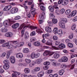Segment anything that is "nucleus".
Returning <instances> with one entry per match:
<instances>
[{
    "label": "nucleus",
    "mask_w": 77,
    "mask_h": 77,
    "mask_svg": "<svg viewBox=\"0 0 77 77\" xmlns=\"http://www.w3.org/2000/svg\"><path fill=\"white\" fill-rule=\"evenodd\" d=\"M31 58L33 59V58H35V53H32L31 54Z\"/></svg>",
    "instance_id": "nucleus-41"
},
{
    "label": "nucleus",
    "mask_w": 77,
    "mask_h": 77,
    "mask_svg": "<svg viewBox=\"0 0 77 77\" xmlns=\"http://www.w3.org/2000/svg\"><path fill=\"white\" fill-rule=\"evenodd\" d=\"M54 14H53V13H51L50 14V18L51 19H52V18H54Z\"/></svg>",
    "instance_id": "nucleus-40"
},
{
    "label": "nucleus",
    "mask_w": 77,
    "mask_h": 77,
    "mask_svg": "<svg viewBox=\"0 0 77 77\" xmlns=\"http://www.w3.org/2000/svg\"><path fill=\"white\" fill-rule=\"evenodd\" d=\"M54 8L55 9H59V7H57L58 6V4L57 2H55L54 3Z\"/></svg>",
    "instance_id": "nucleus-27"
},
{
    "label": "nucleus",
    "mask_w": 77,
    "mask_h": 77,
    "mask_svg": "<svg viewBox=\"0 0 77 77\" xmlns=\"http://www.w3.org/2000/svg\"><path fill=\"white\" fill-rule=\"evenodd\" d=\"M3 68H9V65L8 64H6L3 66Z\"/></svg>",
    "instance_id": "nucleus-57"
},
{
    "label": "nucleus",
    "mask_w": 77,
    "mask_h": 77,
    "mask_svg": "<svg viewBox=\"0 0 77 77\" xmlns=\"http://www.w3.org/2000/svg\"><path fill=\"white\" fill-rule=\"evenodd\" d=\"M54 54V52L48 51V54L49 56H52Z\"/></svg>",
    "instance_id": "nucleus-36"
},
{
    "label": "nucleus",
    "mask_w": 77,
    "mask_h": 77,
    "mask_svg": "<svg viewBox=\"0 0 77 77\" xmlns=\"http://www.w3.org/2000/svg\"><path fill=\"white\" fill-rule=\"evenodd\" d=\"M48 24H49L48 25L49 26H51H51H53V23H52V22L48 20Z\"/></svg>",
    "instance_id": "nucleus-44"
},
{
    "label": "nucleus",
    "mask_w": 77,
    "mask_h": 77,
    "mask_svg": "<svg viewBox=\"0 0 77 77\" xmlns=\"http://www.w3.org/2000/svg\"><path fill=\"white\" fill-rule=\"evenodd\" d=\"M11 54V51L8 52L7 54V59H9V57L10 55Z\"/></svg>",
    "instance_id": "nucleus-38"
},
{
    "label": "nucleus",
    "mask_w": 77,
    "mask_h": 77,
    "mask_svg": "<svg viewBox=\"0 0 77 77\" xmlns=\"http://www.w3.org/2000/svg\"><path fill=\"white\" fill-rule=\"evenodd\" d=\"M12 8V6L11 5H8L6 6L3 9L4 11H9L10 10L11 8Z\"/></svg>",
    "instance_id": "nucleus-6"
},
{
    "label": "nucleus",
    "mask_w": 77,
    "mask_h": 77,
    "mask_svg": "<svg viewBox=\"0 0 77 77\" xmlns=\"http://www.w3.org/2000/svg\"><path fill=\"white\" fill-rule=\"evenodd\" d=\"M63 62H66L68 60V58L67 57L64 56L62 57Z\"/></svg>",
    "instance_id": "nucleus-14"
},
{
    "label": "nucleus",
    "mask_w": 77,
    "mask_h": 77,
    "mask_svg": "<svg viewBox=\"0 0 77 77\" xmlns=\"http://www.w3.org/2000/svg\"><path fill=\"white\" fill-rule=\"evenodd\" d=\"M46 44L48 45H52V43L50 42L49 41H47L46 43Z\"/></svg>",
    "instance_id": "nucleus-42"
},
{
    "label": "nucleus",
    "mask_w": 77,
    "mask_h": 77,
    "mask_svg": "<svg viewBox=\"0 0 77 77\" xmlns=\"http://www.w3.org/2000/svg\"><path fill=\"white\" fill-rule=\"evenodd\" d=\"M60 20L64 23H68V19L66 18H61L60 19Z\"/></svg>",
    "instance_id": "nucleus-13"
},
{
    "label": "nucleus",
    "mask_w": 77,
    "mask_h": 77,
    "mask_svg": "<svg viewBox=\"0 0 77 77\" xmlns=\"http://www.w3.org/2000/svg\"><path fill=\"white\" fill-rule=\"evenodd\" d=\"M29 28L31 30H35V29H37V27H36L33 26H30Z\"/></svg>",
    "instance_id": "nucleus-34"
},
{
    "label": "nucleus",
    "mask_w": 77,
    "mask_h": 77,
    "mask_svg": "<svg viewBox=\"0 0 77 77\" xmlns=\"http://www.w3.org/2000/svg\"><path fill=\"white\" fill-rule=\"evenodd\" d=\"M48 51H46L43 53V56H46L48 54Z\"/></svg>",
    "instance_id": "nucleus-43"
},
{
    "label": "nucleus",
    "mask_w": 77,
    "mask_h": 77,
    "mask_svg": "<svg viewBox=\"0 0 77 77\" xmlns=\"http://www.w3.org/2000/svg\"><path fill=\"white\" fill-rule=\"evenodd\" d=\"M29 27L28 26H24V24H22L21 26L18 28L19 30H21L23 28L21 31V34H24V32H25V29H26L27 28Z\"/></svg>",
    "instance_id": "nucleus-1"
},
{
    "label": "nucleus",
    "mask_w": 77,
    "mask_h": 77,
    "mask_svg": "<svg viewBox=\"0 0 77 77\" xmlns=\"http://www.w3.org/2000/svg\"><path fill=\"white\" fill-rule=\"evenodd\" d=\"M36 35V33L35 32V31H33L32 32H31L30 34V36H34Z\"/></svg>",
    "instance_id": "nucleus-54"
},
{
    "label": "nucleus",
    "mask_w": 77,
    "mask_h": 77,
    "mask_svg": "<svg viewBox=\"0 0 77 77\" xmlns=\"http://www.w3.org/2000/svg\"><path fill=\"white\" fill-rule=\"evenodd\" d=\"M34 70L35 71L37 72V71H39L40 70V68H35Z\"/></svg>",
    "instance_id": "nucleus-60"
},
{
    "label": "nucleus",
    "mask_w": 77,
    "mask_h": 77,
    "mask_svg": "<svg viewBox=\"0 0 77 77\" xmlns=\"http://www.w3.org/2000/svg\"><path fill=\"white\" fill-rule=\"evenodd\" d=\"M44 74V72L43 71H42L39 72L38 74V77H42Z\"/></svg>",
    "instance_id": "nucleus-9"
},
{
    "label": "nucleus",
    "mask_w": 77,
    "mask_h": 77,
    "mask_svg": "<svg viewBox=\"0 0 77 77\" xmlns=\"http://www.w3.org/2000/svg\"><path fill=\"white\" fill-rule=\"evenodd\" d=\"M65 12V9L64 8H62L60 10V12L62 14H63Z\"/></svg>",
    "instance_id": "nucleus-59"
},
{
    "label": "nucleus",
    "mask_w": 77,
    "mask_h": 77,
    "mask_svg": "<svg viewBox=\"0 0 77 77\" xmlns=\"http://www.w3.org/2000/svg\"><path fill=\"white\" fill-rule=\"evenodd\" d=\"M19 23H16L14 24H13L12 26V27L13 29H17V28H18V27L19 26Z\"/></svg>",
    "instance_id": "nucleus-8"
},
{
    "label": "nucleus",
    "mask_w": 77,
    "mask_h": 77,
    "mask_svg": "<svg viewBox=\"0 0 77 77\" xmlns=\"http://www.w3.org/2000/svg\"><path fill=\"white\" fill-rule=\"evenodd\" d=\"M10 60L11 62L12 63H14L15 62V57L14 56L11 57L10 58Z\"/></svg>",
    "instance_id": "nucleus-10"
},
{
    "label": "nucleus",
    "mask_w": 77,
    "mask_h": 77,
    "mask_svg": "<svg viewBox=\"0 0 77 77\" xmlns=\"http://www.w3.org/2000/svg\"><path fill=\"white\" fill-rule=\"evenodd\" d=\"M54 56L55 59H57L59 57L60 55H59V54L57 53H55L54 54Z\"/></svg>",
    "instance_id": "nucleus-25"
},
{
    "label": "nucleus",
    "mask_w": 77,
    "mask_h": 77,
    "mask_svg": "<svg viewBox=\"0 0 77 77\" xmlns=\"http://www.w3.org/2000/svg\"><path fill=\"white\" fill-rule=\"evenodd\" d=\"M48 8L51 12H53L54 11V8L52 6H49Z\"/></svg>",
    "instance_id": "nucleus-18"
},
{
    "label": "nucleus",
    "mask_w": 77,
    "mask_h": 77,
    "mask_svg": "<svg viewBox=\"0 0 77 77\" xmlns=\"http://www.w3.org/2000/svg\"><path fill=\"white\" fill-rule=\"evenodd\" d=\"M70 13H71V10L70 9L67 10L65 12V14L66 15H68Z\"/></svg>",
    "instance_id": "nucleus-29"
},
{
    "label": "nucleus",
    "mask_w": 77,
    "mask_h": 77,
    "mask_svg": "<svg viewBox=\"0 0 77 77\" xmlns=\"http://www.w3.org/2000/svg\"><path fill=\"white\" fill-rule=\"evenodd\" d=\"M57 27H55L54 28V30L52 31L53 32H54V34L55 35L57 34Z\"/></svg>",
    "instance_id": "nucleus-30"
},
{
    "label": "nucleus",
    "mask_w": 77,
    "mask_h": 77,
    "mask_svg": "<svg viewBox=\"0 0 77 77\" xmlns=\"http://www.w3.org/2000/svg\"><path fill=\"white\" fill-rule=\"evenodd\" d=\"M21 18V17H20V16H16V17L14 18V20H20Z\"/></svg>",
    "instance_id": "nucleus-47"
},
{
    "label": "nucleus",
    "mask_w": 77,
    "mask_h": 77,
    "mask_svg": "<svg viewBox=\"0 0 77 77\" xmlns=\"http://www.w3.org/2000/svg\"><path fill=\"white\" fill-rule=\"evenodd\" d=\"M29 49L27 48H24L23 50V53H28L29 52Z\"/></svg>",
    "instance_id": "nucleus-33"
},
{
    "label": "nucleus",
    "mask_w": 77,
    "mask_h": 77,
    "mask_svg": "<svg viewBox=\"0 0 77 77\" xmlns=\"http://www.w3.org/2000/svg\"><path fill=\"white\" fill-rule=\"evenodd\" d=\"M59 26L62 28H64L65 27V23H63V22L61 21L59 22Z\"/></svg>",
    "instance_id": "nucleus-7"
},
{
    "label": "nucleus",
    "mask_w": 77,
    "mask_h": 77,
    "mask_svg": "<svg viewBox=\"0 0 77 77\" xmlns=\"http://www.w3.org/2000/svg\"><path fill=\"white\" fill-rule=\"evenodd\" d=\"M40 42H35L34 43V45L35 46H39L40 45Z\"/></svg>",
    "instance_id": "nucleus-32"
},
{
    "label": "nucleus",
    "mask_w": 77,
    "mask_h": 77,
    "mask_svg": "<svg viewBox=\"0 0 77 77\" xmlns=\"http://www.w3.org/2000/svg\"><path fill=\"white\" fill-rule=\"evenodd\" d=\"M53 70L52 69L48 70L46 71V74H50L52 73V72H53Z\"/></svg>",
    "instance_id": "nucleus-35"
},
{
    "label": "nucleus",
    "mask_w": 77,
    "mask_h": 77,
    "mask_svg": "<svg viewBox=\"0 0 77 77\" xmlns=\"http://www.w3.org/2000/svg\"><path fill=\"white\" fill-rule=\"evenodd\" d=\"M2 47H6L8 49H10V48H14V46L13 45V44H10L9 45V43H6L3 44L2 45Z\"/></svg>",
    "instance_id": "nucleus-2"
},
{
    "label": "nucleus",
    "mask_w": 77,
    "mask_h": 77,
    "mask_svg": "<svg viewBox=\"0 0 77 77\" xmlns=\"http://www.w3.org/2000/svg\"><path fill=\"white\" fill-rule=\"evenodd\" d=\"M76 28V24H72L71 26V29L72 30H74Z\"/></svg>",
    "instance_id": "nucleus-23"
},
{
    "label": "nucleus",
    "mask_w": 77,
    "mask_h": 77,
    "mask_svg": "<svg viewBox=\"0 0 77 77\" xmlns=\"http://www.w3.org/2000/svg\"><path fill=\"white\" fill-rule=\"evenodd\" d=\"M56 9L55 10V12L57 15H59L60 14V10L58 8H55Z\"/></svg>",
    "instance_id": "nucleus-37"
},
{
    "label": "nucleus",
    "mask_w": 77,
    "mask_h": 77,
    "mask_svg": "<svg viewBox=\"0 0 77 77\" xmlns=\"http://www.w3.org/2000/svg\"><path fill=\"white\" fill-rule=\"evenodd\" d=\"M14 23H15V21L14 20L12 21L10 20H9V24L11 25V24H14Z\"/></svg>",
    "instance_id": "nucleus-51"
},
{
    "label": "nucleus",
    "mask_w": 77,
    "mask_h": 77,
    "mask_svg": "<svg viewBox=\"0 0 77 77\" xmlns=\"http://www.w3.org/2000/svg\"><path fill=\"white\" fill-rule=\"evenodd\" d=\"M3 24L4 26L8 27L9 25V22L8 20H5L3 23Z\"/></svg>",
    "instance_id": "nucleus-5"
},
{
    "label": "nucleus",
    "mask_w": 77,
    "mask_h": 77,
    "mask_svg": "<svg viewBox=\"0 0 77 77\" xmlns=\"http://www.w3.org/2000/svg\"><path fill=\"white\" fill-rule=\"evenodd\" d=\"M61 66L62 67H64V68H74L75 65L74 64H70L67 65L65 64H62Z\"/></svg>",
    "instance_id": "nucleus-3"
},
{
    "label": "nucleus",
    "mask_w": 77,
    "mask_h": 77,
    "mask_svg": "<svg viewBox=\"0 0 77 77\" xmlns=\"http://www.w3.org/2000/svg\"><path fill=\"white\" fill-rule=\"evenodd\" d=\"M77 21V16H75V17L73 18L72 20V21L73 22H75Z\"/></svg>",
    "instance_id": "nucleus-56"
},
{
    "label": "nucleus",
    "mask_w": 77,
    "mask_h": 77,
    "mask_svg": "<svg viewBox=\"0 0 77 77\" xmlns=\"http://www.w3.org/2000/svg\"><path fill=\"white\" fill-rule=\"evenodd\" d=\"M1 31L2 32L5 33L8 32V29L6 27H3L1 28Z\"/></svg>",
    "instance_id": "nucleus-12"
},
{
    "label": "nucleus",
    "mask_w": 77,
    "mask_h": 77,
    "mask_svg": "<svg viewBox=\"0 0 77 77\" xmlns=\"http://www.w3.org/2000/svg\"><path fill=\"white\" fill-rule=\"evenodd\" d=\"M21 76L22 77H27V75L23 74L21 75Z\"/></svg>",
    "instance_id": "nucleus-64"
},
{
    "label": "nucleus",
    "mask_w": 77,
    "mask_h": 77,
    "mask_svg": "<svg viewBox=\"0 0 77 77\" xmlns=\"http://www.w3.org/2000/svg\"><path fill=\"white\" fill-rule=\"evenodd\" d=\"M64 72H65V70H61L59 71V74L60 75H62Z\"/></svg>",
    "instance_id": "nucleus-20"
},
{
    "label": "nucleus",
    "mask_w": 77,
    "mask_h": 77,
    "mask_svg": "<svg viewBox=\"0 0 77 77\" xmlns=\"http://www.w3.org/2000/svg\"><path fill=\"white\" fill-rule=\"evenodd\" d=\"M14 9L15 13H17L18 11V9L17 8H14Z\"/></svg>",
    "instance_id": "nucleus-63"
},
{
    "label": "nucleus",
    "mask_w": 77,
    "mask_h": 77,
    "mask_svg": "<svg viewBox=\"0 0 77 77\" xmlns=\"http://www.w3.org/2000/svg\"><path fill=\"white\" fill-rule=\"evenodd\" d=\"M29 38V33H28V32H26L25 33L24 38L25 39H28Z\"/></svg>",
    "instance_id": "nucleus-19"
},
{
    "label": "nucleus",
    "mask_w": 77,
    "mask_h": 77,
    "mask_svg": "<svg viewBox=\"0 0 77 77\" xmlns=\"http://www.w3.org/2000/svg\"><path fill=\"white\" fill-rule=\"evenodd\" d=\"M40 9L42 11H45V7L42 5L40 6Z\"/></svg>",
    "instance_id": "nucleus-45"
},
{
    "label": "nucleus",
    "mask_w": 77,
    "mask_h": 77,
    "mask_svg": "<svg viewBox=\"0 0 77 77\" xmlns=\"http://www.w3.org/2000/svg\"><path fill=\"white\" fill-rule=\"evenodd\" d=\"M40 56V54H39V53L35 54V58H38V57H39Z\"/></svg>",
    "instance_id": "nucleus-48"
},
{
    "label": "nucleus",
    "mask_w": 77,
    "mask_h": 77,
    "mask_svg": "<svg viewBox=\"0 0 77 77\" xmlns=\"http://www.w3.org/2000/svg\"><path fill=\"white\" fill-rule=\"evenodd\" d=\"M52 21L53 24H56L57 23V20L56 19L53 18L52 20Z\"/></svg>",
    "instance_id": "nucleus-31"
},
{
    "label": "nucleus",
    "mask_w": 77,
    "mask_h": 77,
    "mask_svg": "<svg viewBox=\"0 0 77 77\" xmlns=\"http://www.w3.org/2000/svg\"><path fill=\"white\" fill-rule=\"evenodd\" d=\"M58 38L57 36L54 35L53 37V39L54 41H56V40H57Z\"/></svg>",
    "instance_id": "nucleus-55"
},
{
    "label": "nucleus",
    "mask_w": 77,
    "mask_h": 77,
    "mask_svg": "<svg viewBox=\"0 0 77 77\" xmlns=\"http://www.w3.org/2000/svg\"><path fill=\"white\" fill-rule=\"evenodd\" d=\"M25 61L27 63H30L31 62V60L29 59H26L25 60Z\"/></svg>",
    "instance_id": "nucleus-50"
},
{
    "label": "nucleus",
    "mask_w": 77,
    "mask_h": 77,
    "mask_svg": "<svg viewBox=\"0 0 77 77\" xmlns=\"http://www.w3.org/2000/svg\"><path fill=\"white\" fill-rule=\"evenodd\" d=\"M63 0H60L58 2V3L59 5H60V4H61V3H63Z\"/></svg>",
    "instance_id": "nucleus-62"
},
{
    "label": "nucleus",
    "mask_w": 77,
    "mask_h": 77,
    "mask_svg": "<svg viewBox=\"0 0 77 77\" xmlns=\"http://www.w3.org/2000/svg\"><path fill=\"white\" fill-rule=\"evenodd\" d=\"M57 33L58 35H62L63 32H62V30L61 29H59L57 31Z\"/></svg>",
    "instance_id": "nucleus-28"
},
{
    "label": "nucleus",
    "mask_w": 77,
    "mask_h": 77,
    "mask_svg": "<svg viewBox=\"0 0 77 77\" xmlns=\"http://www.w3.org/2000/svg\"><path fill=\"white\" fill-rule=\"evenodd\" d=\"M24 71L25 73L28 74V73L30 72V69L28 68H26L24 69Z\"/></svg>",
    "instance_id": "nucleus-21"
},
{
    "label": "nucleus",
    "mask_w": 77,
    "mask_h": 77,
    "mask_svg": "<svg viewBox=\"0 0 77 77\" xmlns=\"http://www.w3.org/2000/svg\"><path fill=\"white\" fill-rule=\"evenodd\" d=\"M45 30L46 32L47 33H51L52 32V29L51 27L49 26H46L45 28Z\"/></svg>",
    "instance_id": "nucleus-4"
},
{
    "label": "nucleus",
    "mask_w": 77,
    "mask_h": 77,
    "mask_svg": "<svg viewBox=\"0 0 77 77\" xmlns=\"http://www.w3.org/2000/svg\"><path fill=\"white\" fill-rule=\"evenodd\" d=\"M50 64V62L49 61H46L44 63V64L45 65H49Z\"/></svg>",
    "instance_id": "nucleus-46"
},
{
    "label": "nucleus",
    "mask_w": 77,
    "mask_h": 77,
    "mask_svg": "<svg viewBox=\"0 0 77 77\" xmlns=\"http://www.w3.org/2000/svg\"><path fill=\"white\" fill-rule=\"evenodd\" d=\"M35 65V62H33L32 63H30L29 64V67H32L33 66H34Z\"/></svg>",
    "instance_id": "nucleus-49"
},
{
    "label": "nucleus",
    "mask_w": 77,
    "mask_h": 77,
    "mask_svg": "<svg viewBox=\"0 0 77 77\" xmlns=\"http://www.w3.org/2000/svg\"><path fill=\"white\" fill-rule=\"evenodd\" d=\"M42 62V60L41 58L38 59L36 60V63H38V64H39L40 63H41Z\"/></svg>",
    "instance_id": "nucleus-17"
},
{
    "label": "nucleus",
    "mask_w": 77,
    "mask_h": 77,
    "mask_svg": "<svg viewBox=\"0 0 77 77\" xmlns=\"http://www.w3.org/2000/svg\"><path fill=\"white\" fill-rule=\"evenodd\" d=\"M36 31L38 33H42V30L40 29H38Z\"/></svg>",
    "instance_id": "nucleus-61"
},
{
    "label": "nucleus",
    "mask_w": 77,
    "mask_h": 77,
    "mask_svg": "<svg viewBox=\"0 0 77 77\" xmlns=\"http://www.w3.org/2000/svg\"><path fill=\"white\" fill-rule=\"evenodd\" d=\"M36 11V9L35 8H33L32 10H31L30 11V13L32 14V15H34L35 14V11Z\"/></svg>",
    "instance_id": "nucleus-15"
},
{
    "label": "nucleus",
    "mask_w": 77,
    "mask_h": 77,
    "mask_svg": "<svg viewBox=\"0 0 77 77\" xmlns=\"http://www.w3.org/2000/svg\"><path fill=\"white\" fill-rule=\"evenodd\" d=\"M16 57L17 58H22L23 57V54L21 53H18L17 54Z\"/></svg>",
    "instance_id": "nucleus-11"
},
{
    "label": "nucleus",
    "mask_w": 77,
    "mask_h": 77,
    "mask_svg": "<svg viewBox=\"0 0 77 77\" xmlns=\"http://www.w3.org/2000/svg\"><path fill=\"white\" fill-rule=\"evenodd\" d=\"M69 38L70 39H72V38H73V34L72 33L69 36Z\"/></svg>",
    "instance_id": "nucleus-58"
},
{
    "label": "nucleus",
    "mask_w": 77,
    "mask_h": 77,
    "mask_svg": "<svg viewBox=\"0 0 77 77\" xmlns=\"http://www.w3.org/2000/svg\"><path fill=\"white\" fill-rule=\"evenodd\" d=\"M59 48H61V49H63V48H65V45L64 44H61L59 45Z\"/></svg>",
    "instance_id": "nucleus-22"
},
{
    "label": "nucleus",
    "mask_w": 77,
    "mask_h": 77,
    "mask_svg": "<svg viewBox=\"0 0 77 77\" xmlns=\"http://www.w3.org/2000/svg\"><path fill=\"white\" fill-rule=\"evenodd\" d=\"M50 36V34L47 33L46 34H43L42 35V37L43 38H44V37H45V38H47V37H48Z\"/></svg>",
    "instance_id": "nucleus-24"
},
{
    "label": "nucleus",
    "mask_w": 77,
    "mask_h": 77,
    "mask_svg": "<svg viewBox=\"0 0 77 77\" xmlns=\"http://www.w3.org/2000/svg\"><path fill=\"white\" fill-rule=\"evenodd\" d=\"M76 14H77V11L76 10H75V11H73L71 13V15L72 16V17H74V16H75V15Z\"/></svg>",
    "instance_id": "nucleus-26"
},
{
    "label": "nucleus",
    "mask_w": 77,
    "mask_h": 77,
    "mask_svg": "<svg viewBox=\"0 0 77 77\" xmlns=\"http://www.w3.org/2000/svg\"><path fill=\"white\" fill-rule=\"evenodd\" d=\"M14 8H12L11 11V14H15Z\"/></svg>",
    "instance_id": "nucleus-53"
},
{
    "label": "nucleus",
    "mask_w": 77,
    "mask_h": 77,
    "mask_svg": "<svg viewBox=\"0 0 77 77\" xmlns=\"http://www.w3.org/2000/svg\"><path fill=\"white\" fill-rule=\"evenodd\" d=\"M67 45L69 48H72L73 47V45L71 43H68Z\"/></svg>",
    "instance_id": "nucleus-39"
},
{
    "label": "nucleus",
    "mask_w": 77,
    "mask_h": 77,
    "mask_svg": "<svg viewBox=\"0 0 77 77\" xmlns=\"http://www.w3.org/2000/svg\"><path fill=\"white\" fill-rule=\"evenodd\" d=\"M69 2V1L68 0H65L64 1L63 3H62V5L63 6H65V5H66L68 4V3Z\"/></svg>",
    "instance_id": "nucleus-16"
},
{
    "label": "nucleus",
    "mask_w": 77,
    "mask_h": 77,
    "mask_svg": "<svg viewBox=\"0 0 77 77\" xmlns=\"http://www.w3.org/2000/svg\"><path fill=\"white\" fill-rule=\"evenodd\" d=\"M4 63L5 64H6V63H7L8 64H9V60H5L3 61Z\"/></svg>",
    "instance_id": "nucleus-52"
}]
</instances>
